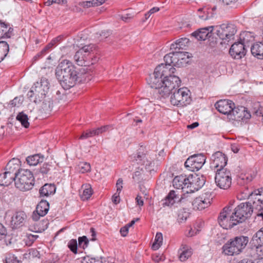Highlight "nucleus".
<instances>
[{
	"label": "nucleus",
	"instance_id": "nucleus-23",
	"mask_svg": "<svg viewBox=\"0 0 263 263\" xmlns=\"http://www.w3.org/2000/svg\"><path fill=\"white\" fill-rule=\"evenodd\" d=\"M212 197L211 195L205 194V195L196 198L192 202L193 209L197 210H202L210 205Z\"/></svg>",
	"mask_w": 263,
	"mask_h": 263
},
{
	"label": "nucleus",
	"instance_id": "nucleus-4",
	"mask_svg": "<svg viewBox=\"0 0 263 263\" xmlns=\"http://www.w3.org/2000/svg\"><path fill=\"white\" fill-rule=\"evenodd\" d=\"M49 88V83L45 78H42L40 82L35 83L27 93V97L31 99L34 97V102H41L46 96Z\"/></svg>",
	"mask_w": 263,
	"mask_h": 263
},
{
	"label": "nucleus",
	"instance_id": "nucleus-62",
	"mask_svg": "<svg viewBox=\"0 0 263 263\" xmlns=\"http://www.w3.org/2000/svg\"><path fill=\"white\" fill-rule=\"evenodd\" d=\"M199 230H195V229L193 230L192 228H191L189 230L188 233L186 234V236L188 237H192V236L196 235L197 234V233L199 232Z\"/></svg>",
	"mask_w": 263,
	"mask_h": 263
},
{
	"label": "nucleus",
	"instance_id": "nucleus-45",
	"mask_svg": "<svg viewBox=\"0 0 263 263\" xmlns=\"http://www.w3.org/2000/svg\"><path fill=\"white\" fill-rule=\"evenodd\" d=\"M82 263H103L102 259L99 257H91L89 256L84 257L82 261Z\"/></svg>",
	"mask_w": 263,
	"mask_h": 263
},
{
	"label": "nucleus",
	"instance_id": "nucleus-61",
	"mask_svg": "<svg viewBox=\"0 0 263 263\" xmlns=\"http://www.w3.org/2000/svg\"><path fill=\"white\" fill-rule=\"evenodd\" d=\"M179 59V61L176 62V67H182V66H183L184 65H185L186 64V63L187 62L186 61V59H182V58H180V59Z\"/></svg>",
	"mask_w": 263,
	"mask_h": 263
},
{
	"label": "nucleus",
	"instance_id": "nucleus-29",
	"mask_svg": "<svg viewBox=\"0 0 263 263\" xmlns=\"http://www.w3.org/2000/svg\"><path fill=\"white\" fill-rule=\"evenodd\" d=\"M56 191V187L54 184L45 183L39 190L40 197H48L53 195Z\"/></svg>",
	"mask_w": 263,
	"mask_h": 263
},
{
	"label": "nucleus",
	"instance_id": "nucleus-22",
	"mask_svg": "<svg viewBox=\"0 0 263 263\" xmlns=\"http://www.w3.org/2000/svg\"><path fill=\"white\" fill-rule=\"evenodd\" d=\"M49 209V203L45 200H41L37 204L35 210L33 212L32 218L34 221H37L41 217L45 216Z\"/></svg>",
	"mask_w": 263,
	"mask_h": 263
},
{
	"label": "nucleus",
	"instance_id": "nucleus-25",
	"mask_svg": "<svg viewBox=\"0 0 263 263\" xmlns=\"http://www.w3.org/2000/svg\"><path fill=\"white\" fill-rule=\"evenodd\" d=\"M171 66H168L166 65V63L165 64H161L157 66L155 69V74L160 76V77L163 79H165L170 76L174 75L173 74L175 73L176 71V69Z\"/></svg>",
	"mask_w": 263,
	"mask_h": 263
},
{
	"label": "nucleus",
	"instance_id": "nucleus-7",
	"mask_svg": "<svg viewBox=\"0 0 263 263\" xmlns=\"http://www.w3.org/2000/svg\"><path fill=\"white\" fill-rule=\"evenodd\" d=\"M181 82L178 76L172 75L167 77L163 79L162 85L158 90V93L162 97H167L171 93L180 87Z\"/></svg>",
	"mask_w": 263,
	"mask_h": 263
},
{
	"label": "nucleus",
	"instance_id": "nucleus-16",
	"mask_svg": "<svg viewBox=\"0 0 263 263\" xmlns=\"http://www.w3.org/2000/svg\"><path fill=\"white\" fill-rule=\"evenodd\" d=\"M227 162L228 158L226 155L218 151L212 155L210 167L215 172L219 170H225L224 167L227 165Z\"/></svg>",
	"mask_w": 263,
	"mask_h": 263
},
{
	"label": "nucleus",
	"instance_id": "nucleus-17",
	"mask_svg": "<svg viewBox=\"0 0 263 263\" xmlns=\"http://www.w3.org/2000/svg\"><path fill=\"white\" fill-rule=\"evenodd\" d=\"M251 117V114L244 106L233 107L231 113L229 114V119L231 121H245Z\"/></svg>",
	"mask_w": 263,
	"mask_h": 263
},
{
	"label": "nucleus",
	"instance_id": "nucleus-6",
	"mask_svg": "<svg viewBox=\"0 0 263 263\" xmlns=\"http://www.w3.org/2000/svg\"><path fill=\"white\" fill-rule=\"evenodd\" d=\"M170 101L172 105L178 107H183L189 104L191 102L190 91L186 87L178 88L173 91Z\"/></svg>",
	"mask_w": 263,
	"mask_h": 263
},
{
	"label": "nucleus",
	"instance_id": "nucleus-49",
	"mask_svg": "<svg viewBox=\"0 0 263 263\" xmlns=\"http://www.w3.org/2000/svg\"><path fill=\"white\" fill-rule=\"evenodd\" d=\"M79 167L80 171L82 173H85L86 172H89L91 169L90 164L87 162H80L79 165Z\"/></svg>",
	"mask_w": 263,
	"mask_h": 263
},
{
	"label": "nucleus",
	"instance_id": "nucleus-15",
	"mask_svg": "<svg viewBox=\"0 0 263 263\" xmlns=\"http://www.w3.org/2000/svg\"><path fill=\"white\" fill-rule=\"evenodd\" d=\"M206 157L203 153L194 154L190 156L184 163L185 167L189 171H199L205 162Z\"/></svg>",
	"mask_w": 263,
	"mask_h": 263
},
{
	"label": "nucleus",
	"instance_id": "nucleus-58",
	"mask_svg": "<svg viewBox=\"0 0 263 263\" xmlns=\"http://www.w3.org/2000/svg\"><path fill=\"white\" fill-rule=\"evenodd\" d=\"M38 237L37 235H34L32 234H28L27 239L28 242H27V245L30 246Z\"/></svg>",
	"mask_w": 263,
	"mask_h": 263
},
{
	"label": "nucleus",
	"instance_id": "nucleus-38",
	"mask_svg": "<svg viewBox=\"0 0 263 263\" xmlns=\"http://www.w3.org/2000/svg\"><path fill=\"white\" fill-rule=\"evenodd\" d=\"M54 167V166L52 162H45L39 169V172L44 176L48 174Z\"/></svg>",
	"mask_w": 263,
	"mask_h": 263
},
{
	"label": "nucleus",
	"instance_id": "nucleus-30",
	"mask_svg": "<svg viewBox=\"0 0 263 263\" xmlns=\"http://www.w3.org/2000/svg\"><path fill=\"white\" fill-rule=\"evenodd\" d=\"M180 198L178 194L174 190H171L168 193L165 199L161 201L163 207L165 206H171L176 202L179 201Z\"/></svg>",
	"mask_w": 263,
	"mask_h": 263
},
{
	"label": "nucleus",
	"instance_id": "nucleus-5",
	"mask_svg": "<svg viewBox=\"0 0 263 263\" xmlns=\"http://www.w3.org/2000/svg\"><path fill=\"white\" fill-rule=\"evenodd\" d=\"M220 226L224 229H231L238 224L237 219L235 217L232 205L225 206L219 213L217 219Z\"/></svg>",
	"mask_w": 263,
	"mask_h": 263
},
{
	"label": "nucleus",
	"instance_id": "nucleus-41",
	"mask_svg": "<svg viewBox=\"0 0 263 263\" xmlns=\"http://www.w3.org/2000/svg\"><path fill=\"white\" fill-rule=\"evenodd\" d=\"M252 249L255 251L256 253L261 256L263 255V244L259 243L258 241H253L251 240Z\"/></svg>",
	"mask_w": 263,
	"mask_h": 263
},
{
	"label": "nucleus",
	"instance_id": "nucleus-28",
	"mask_svg": "<svg viewBox=\"0 0 263 263\" xmlns=\"http://www.w3.org/2000/svg\"><path fill=\"white\" fill-rule=\"evenodd\" d=\"M13 35V28L9 23L0 20V39L10 38Z\"/></svg>",
	"mask_w": 263,
	"mask_h": 263
},
{
	"label": "nucleus",
	"instance_id": "nucleus-19",
	"mask_svg": "<svg viewBox=\"0 0 263 263\" xmlns=\"http://www.w3.org/2000/svg\"><path fill=\"white\" fill-rule=\"evenodd\" d=\"M205 179L203 176L195 175H189V182L187 190L184 191L186 193H193L201 189L205 183Z\"/></svg>",
	"mask_w": 263,
	"mask_h": 263
},
{
	"label": "nucleus",
	"instance_id": "nucleus-18",
	"mask_svg": "<svg viewBox=\"0 0 263 263\" xmlns=\"http://www.w3.org/2000/svg\"><path fill=\"white\" fill-rule=\"evenodd\" d=\"M248 200L254 210L257 212L263 209V187L255 190L250 194Z\"/></svg>",
	"mask_w": 263,
	"mask_h": 263
},
{
	"label": "nucleus",
	"instance_id": "nucleus-34",
	"mask_svg": "<svg viewBox=\"0 0 263 263\" xmlns=\"http://www.w3.org/2000/svg\"><path fill=\"white\" fill-rule=\"evenodd\" d=\"M172 52L166 54L164 57V61L166 65L172 66H176V62L179 61L177 50H172Z\"/></svg>",
	"mask_w": 263,
	"mask_h": 263
},
{
	"label": "nucleus",
	"instance_id": "nucleus-2",
	"mask_svg": "<svg viewBox=\"0 0 263 263\" xmlns=\"http://www.w3.org/2000/svg\"><path fill=\"white\" fill-rule=\"evenodd\" d=\"M34 184L33 173L28 170L16 168L15 187L22 191L31 190Z\"/></svg>",
	"mask_w": 263,
	"mask_h": 263
},
{
	"label": "nucleus",
	"instance_id": "nucleus-9",
	"mask_svg": "<svg viewBox=\"0 0 263 263\" xmlns=\"http://www.w3.org/2000/svg\"><path fill=\"white\" fill-rule=\"evenodd\" d=\"M250 35L248 32H243L240 34V41L234 43L231 46L229 53L233 58L240 59L246 55L247 50L245 48V43L248 42L246 37Z\"/></svg>",
	"mask_w": 263,
	"mask_h": 263
},
{
	"label": "nucleus",
	"instance_id": "nucleus-14",
	"mask_svg": "<svg viewBox=\"0 0 263 263\" xmlns=\"http://www.w3.org/2000/svg\"><path fill=\"white\" fill-rule=\"evenodd\" d=\"M254 208L252 204L247 202L241 203L235 208L233 212L235 217L237 219L238 223L245 221L252 215Z\"/></svg>",
	"mask_w": 263,
	"mask_h": 263
},
{
	"label": "nucleus",
	"instance_id": "nucleus-44",
	"mask_svg": "<svg viewBox=\"0 0 263 263\" xmlns=\"http://www.w3.org/2000/svg\"><path fill=\"white\" fill-rule=\"evenodd\" d=\"M92 193L93 192L90 185H88V186H87V187L84 190L83 192V193L81 195L82 199L83 200H88L92 195Z\"/></svg>",
	"mask_w": 263,
	"mask_h": 263
},
{
	"label": "nucleus",
	"instance_id": "nucleus-24",
	"mask_svg": "<svg viewBox=\"0 0 263 263\" xmlns=\"http://www.w3.org/2000/svg\"><path fill=\"white\" fill-rule=\"evenodd\" d=\"M215 106L219 112L227 115L229 119V114L231 113L234 103L231 100H220L215 103Z\"/></svg>",
	"mask_w": 263,
	"mask_h": 263
},
{
	"label": "nucleus",
	"instance_id": "nucleus-59",
	"mask_svg": "<svg viewBox=\"0 0 263 263\" xmlns=\"http://www.w3.org/2000/svg\"><path fill=\"white\" fill-rule=\"evenodd\" d=\"M141 172L139 171H136L133 176V178L137 182H139L141 179Z\"/></svg>",
	"mask_w": 263,
	"mask_h": 263
},
{
	"label": "nucleus",
	"instance_id": "nucleus-52",
	"mask_svg": "<svg viewBox=\"0 0 263 263\" xmlns=\"http://www.w3.org/2000/svg\"><path fill=\"white\" fill-rule=\"evenodd\" d=\"M7 236V231L6 228L0 223V240H5Z\"/></svg>",
	"mask_w": 263,
	"mask_h": 263
},
{
	"label": "nucleus",
	"instance_id": "nucleus-37",
	"mask_svg": "<svg viewBox=\"0 0 263 263\" xmlns=\"http://www.w3.org/2000/svg\"><path fill=\"white\" fill-rule=\"evenodd\" d=\"M9 51V46L7 42L0 41V62L7 55Z\"/></svg>",
	"mask_w": 263,
	"mask_h": 263
},
{
	"label": "nucleus",
	"instance_id": "nucleus-1",
	"mask_svg": "<svg viewBox=\"0 0 263 263\" xmlns=\"http://www.w3.org/2000/svg\"><path fill=\"white\" fill-rule=\"evenodd\" d=\"M249 242L247 236H239L230 239L222 247V253L227 255L239 254Z\"/></svg>",
	"mask_w": 263,
	"mask_h": 263
},
{
	"label": "nucleus",
	"instance_id": "nucleus-60",
	"mask_svg": "<svg viewBox=\"0 0 263 263\" xmlns=\"http://www.w3.org/2000/svg\"><path fill=\"white\" fill-rule=\"evenodd\" d=\"M64 36L63 35H60L58 36L57 37L53 39L51 42L53 43L54 45H56L57 44L60 43L63 39Z\"/></svg>",
	"mask_w": 263,
	"mask_h": 263
},
{
	"label": "nucleus",
	"instance_id": "nucleus-57",
	"mask_svg": "<svg viewBox=\"0 0 263 263\" xmlns=\"http://www.w3.org/2000/svg\"><path fill=\"white\" fill-rule=\"evenodd\" d=\"M123 179L122 178H119L116 183L117 192L118 194H120L122 188H123Z\"/></svg>",
	"mask_w": 263,
	"mask_h": 263
},
{
	"label": "nucleus",
	"instance_id": "nucleus-48",
	"mask_svg": "<svg viewBox=\"0 0 263 263\" xmlns=\"http://www.w3.org/2000/svg\"><path fill=\"white\" fill-rule=\"evenodd\" d=\"M68 247L74 254L77 253L78 243L76 239L70 240L68 243Z\"/></svg>",
	"mask_w": 263,
	"mask_h": 263
},
{
	"label": "nucleus",
	"instance_id": "nucleus-26",
	"mask_svg": "<svg viewBox=\"0 0 263 263\" xmlns=\"http://www.w3.org/2000/svg\"><path fill=\"white\" fill-rule=\"evenodd\" d=\"M189 182V176L180 175L176 176L173 180V185L175 188L181 189L183 192L187 190Z\"/></svg>",
	"mask_w": 263,
	"mask_h": 263
},
{
	"label": "nucleus",
	"instance_id": "nucleus-3",
	"mask_svg": "<svg viewBox=\"0 0 263 263\" xmlns=\"http://www.w3.org/2000/svg\"><path fill=\"white\" fill-rule=\"evenodd\" d=\"M88 76L86 68H81L79 69V71L76 69L74 72L68 74L67 78L62 80L60 84L64 89H69L74 86L77 83H85L89 81L90 79Z\"/></svg>",
	"mask_w": 263,
	"mask_h": 263
},
{
	"label": "nucleus",
	"instance_id": "nucleus-46",
	"mask_svg": "<svg viewBox=\"0 0 263 263\" xmlns=\"http://www.w3.org/2000/svg\"><path fill=\"white\" fill-rule=\"evenodd\" d=\"M253 241H258L263 244V227L254 234L252 238Z\"/></svg>",
	"mask_w": 263,
	"mask_h": 263
},
{
	"label": "nucleus",
	"instance_id": "nucleus-39",
	"mask_svg": "<svg viewBox=\"0 0 263 263\" xmlns=\"http://www.w3.org/2000/svg\"><path fill=\"white\" fill-rule=\"evenodd\" d=\"M16 119L21 122L22 125L24 127L28 128L29 126L28 116L23 112H19L17 115Z\"/></svg>",
	"mask_w": 263,
	"mask_h": 263
},
{
	"label": "nucleus",
	"instance_id": "nucleus-35",
	"mask_svg": "<svg viewBox=\"0 0 263 263\" xmlns=\"http://www.w3.org/2000/svg\"><path fill=\"white\" fill-rule=\"evenodd\" d=\"M43 155L37 154L29 156L26 158V161L29 165L35 166L37 164L42 162L44 160Z\"/></svg>",
	"mask_w": 263,
	"mask_h": 263
},
{
	"label": "nucleus",
	"instance_id": "nucleus-43",
	"mask_svg": "<svg viewBox=\"0 0 263 263\" xmlns=\"http://www.w3.org/2000/svg\"><path fill=\"white\" fill-rule=\"evenodd\" d=\"M189 213L184 209H181L178 212L177 220L179 223H183L186 221L189 216Z\"/></svg>",
	"mask_w": 263,
	"mask_h": 263
},
{
	"label": "nucleus",
	"instance_id": "nucleus-8",
	"mask_svg": "<svg viewBox=\"0 0 263 263\" xmlns=\"http://www.w3.org/2000/svg\"><path fill=\"white\" fill-rule=\"evenodd\" d=\"M96 46L93 44L85 45L77 51L73 57L75 62L79 66H87L89 65L88 61L92 59L91 54H94Z\"/></svg>",
	"mask_w": 263,
	"mask_h": 263
},
{
	"label": "nucleus",
	"instance_id": "nucleus-33",
	"mask_svg": "<svg viewBox=\"0 0 263 263\" xmlns=\"http://www.w3.org/2000/svg\"><path fill=\"white\" fill-rule=\"evenodd\" d=\"M189 39L186 37L181 38L172 43L171 45L170 49L174 50H186L188 46Z\"/></svg>",
	"mask_w": 263,
	"mask_h": 263
},
{
	"label": "nucleus",
	"instance_id": "nucleus-42",
	"mask_svg": "<svg viewBox=\"0 0 263 263\" xmlns=\"http://www.w3.org/2000/svg\"><path fill=\"white\" fill-rule=\"evenodd\" d=\"M181 252L180 254L179 258L181 261H185L192 254L191 249L185 248L183 247L182 250L181 249Z\"/></svg>",
	"mask_w": 263,
	"mask_h": 263
},
{
	"label": "nucleus",
	"instance_id": "nucleus-55",
	"mask_svg": "<svg viewBox=\"0 0 263 263\" xmlns=\"http://www.w3.org/2000/svg\"><path fill=\"white\" fill-rule=\"evenodd\" d=\"M79 5L83 7L84 8H88L90 7H96L94 5L93 0L89 1L79 2Z\"/></svg>",
	"mask_w": 263,
	"mask_h": 263
},
{
	"label": "nucleus",
	"instance_id": "nucleus-32",
	"mask_svg": "<svg viewBox=\"0 0 263 263\" xmlns=\"http://www.w3.org/2000/svg\"><path fill=\"white\" fill-rule=\"evenodd\" d=\"M252 54L258 59H263V41L256 42L251 48Z\"/></svg>",
	"mask_w": 263,
	"mask_h": 263
},
{
	"label": "nucleus",
	"instance_id": "nucleus-56",
	"mask_svg": "<svg viewBox=\"0 0 263 263\" xmlns=\"http://www.w3.org/2000/svg\"><path fill=\"white\" fill-rule=\"evenodd\" d=\"M178 55V59H188L189 58V53L187 52H184L180 50H177Z\"/></svg>",
	"mask_w": 263,
	"mask_h": 263
},
{
	"label": "nucleus",
	"instance_id": "nucleus-63",
	"mask_svg": "<svg viewBox=\"0 0 263 263\" xmlns=\"http://www.w3.org/2000/svg\"><path fill=\"white\" fill-rule=\"evenodd\" d=\"M112 201L115 204H118L120 202L119 194L116 192L112 197Z\"/></svg>",
	"mask_w": 263,
	"mask_h": 263
},
{
	"label": "nucleus",
	"instance_id": "nucleus-20",
	"mask_svg": "<svg viewBox=\"0 0 263 263\" xmlns=\"http://www.w3.org/2000/svg\"><path fill=\"white\" fill-rule=\"evenodd\" d=\"M214 28V26H210L199 28L193 32L191 35L198 41H205L206 39H210L212 37L214 34L213 31Z\"/></svg>",
	"mask_w": 263,
	"mask_h": 263
},
{
	"label": "nucleus",
	"instance_id": "nucleus-40",
	"mask_svg": "<svg viewBox=\"0 0 263 263\" xmlns=\"http://www.w3.org/2000/svg\"><path fill=\"white\" fill-rule=\"evenodd\" d=\"M163 237L160 232H157L155 236V241L152 246V249L154 250H158L162 243Z\"/></svg>",
	"mask_w": 263,
	"mask_h": 263
},
{
	"label": "nucleus",
	"instance_id": "nucleus-36",
	"mask_svg": "<svg viewBox=\"0 0 263 263\" xmlns=\"http://www.w3.org/2000/svg\"><path fill=\"white\" fill-rule=\"evenodd\" d=\"M216 7L215 6L212 8H204L203 12L205 15H201V14H199V17L202 20H207L214 17L216 13Z\"/></svg>",
	"mask_w": 263,
	"mask_h": 263
},
{
	"label": "nucleus",
	"instance_id": "nucleus-21",
	"mask_svg": "<svg viewBox=\"0 0 263 263\" xmlns=\"http://www.w3.org/2000/svg\"><path fill=\"white\" fill-rule=\"evenodd\" d=\"M26 218L27 215L24 211H15L11 216L10 224L13 229H18L24 226Z\"/></svg>",
	"mask_w": 263,
	"mask_h": 263
},
{
	"label": "nucleus",
	"instance_id": "nucleus-10",
	"mask_svg": "<svg viewBox=\"0 0 263 263\" xmlns=\"http://www.w3.org/2000/svg\"><path fill=\"white\" fill-rule=\"evenodd\" d=\"M216 29V34L219 37L229 42L234 38L237 32L236 26L232 23H224L219 26H215Z\"/></svg>",
	"mask_w": 263,
	"mask_h": 263
},
{
	"label": "nucleus",
	"instance_id": "nucleus-53",
	"mask_svg": "<svg viewBox=\"0 0 263 263\" xmlns=\"http://www.w3.org/2000/svg\"><path fill=\"white\" fill-rule=\"evenodd\" d=\"M23 100L21 98L15 97L13 100L10 102V105L11 107H18L22 104Z\"/></svg>",
	"mask_w": 263,
	"mask_h": 263
},
{
	"label": "nucleus",
	"instance_id": "nucleus-50",
	"mask_svg": "<svg viewBox=\"0 0 263 263\" xmlns=\"http://www.w3.org/2000/svg\"><path fill=\"white\" fill-rule=\"evenodd\" d=\"M79 247L84 249L88 245V240L86 236H83L78 238Z\"/></svg>",
	"mask_w": 263,
	"mask_h": 263
},
{
	"label": "nucleus",
	"instance_id": "nucleus-13",
	"mask_svg": "<svg viewBox=\"0 0 263 263\" xmlns=\"http://www.w3.org/2000/svg\"><path fill=\"white\" fill-rule=\"evenodd\" d=\"M18 167L17 164L15 165L10 161L6 166V171L0 175V185L8 186L15 180L16 168Z\"/></svg>",
	"mask_w": 263,
	"mask_h": 263
},
{
	"label": "nucleus",
	"instance_id": "nucleus-27",
	"mask_svg": "<svg viewBox=\"0 0 263 263\" xmlns=\"http://www.w3.org/2000/svg\"><path fill=\"white\" fill-rule=\"evenodd\" d=\"M147 151L144 147L141 146L137 150L136 155L134 156V160L136 161L138 164L140 165H150L151 162L146 157Z\"/></svg>",
	"mask_w": 263,
	"mask_h": 263
},
{
	"label": "nucleus",
	"instance_id": "nucleus-12",
	"mask_svg": "<svg viewBox=\"0 0 263 263\" xmlns=\"http://www.w3.org/2000/svg\"><path fill=\"white\" fill-rule=\"evenodd\" d=\"M215 182L217 186L223 190L230 187L232 184V174L230 170L225 169L215 172Z\"/></svg>",
	"mask_w": 263,
	"mask_h": 263
},
{
	"label": "nucleus",
	"instance_id": "nucleus-51",
	"mask_svg": "<svg viewBox=\"0 0 263 263\" xmlns=\"http://www.w3.org/2000/svg\"><path fill=\"white\" fill-rule=\"evenodd\" d=\"M109 127V125H105V126H101L100 127H98L96 129H92L93 134L94 135V136H96V135H99V134L106 132V130H107L108 129Z\"/></svg>",
	"mask_w": 263,
	"mask_h": 263
},
{
	"label": "nucleus",
	"instance_id": "nucleus-31",
	"mask_svg": "<svg viewBox=\"0 0 263 263\" xmlns=\"http://www.w3.org/2000/svg\"><path fill=\"white\" fill-rule=\"evenodd\" d=\"M147 81L151 87L158 89L159 90L162 85L163 79L160 76L155 74V70H154L153 75L149 76L147 79Z\"/></svg>",
	"mask_w": 263,
	"mask_h": 263
},
{
	"label": "nucleus",
	"instance_id": "nucleus-64",
	"mask_svg": "<svg viewBox=\"0 0 263 263\" xmlns=\"http://www.w3.org/2000/svg\"><path fill=\"white\" fill-rule=\"evenodd\" d=\"M128 229H129L127 228L125 226L121 228L120 231L121 235L123 237L127 236L128 232Z\"/></svg>",
	"mask_w": 263,
	"mask_h": 263
},
{
	"label": "nucleus",
	"instance_id": "nucleus-54",
	"mask_svg": "<svg viewBox=\"0 0 263 263\" xmlns=\"http://www.w3.org/2000/svg\"><path fill=\"white\" fill-rule=\"evenodd\" d=\"M93 136H94V135L93 134L92 129H91L90 130H87L86 132H84L82 133V134L81 135V136L80 137L79 139L83 140V139H87L89 137H92Z\"/></svg>",
	"mask_w": 263,
	"mask_h": 263
},
{
	"label": "nucleus",
	"instance_id": "nucleus-11",
	"mask_svg": "<svg viewBox=\"0 0 263 263\" xmlns=\"http://www.w3.org/2000/svg\"><path fill=\"white\" fill-rule=\"evenodd\" d=\"M76 67L72 63L67 60H64L61 61L55 69V76L60 83L65 78H67L68 74H72Z\"/></svg>",
	"mask_w": 263,
	"mask_h": 263
},
{
	"label": "nucleus",
	"instance_id": "nucleus-47",
	"mask_svg": "<svg viewBox=\"0 0 263 263\" xmlns=\"http://www.w3.org/2000/svg\"><path fill=\"white\" fill-rule=\"evenodd\" d=\"M4 263H20V260L17 259L14 255L8 254H7L5 260H4Z\"/></svg>",
	"mask_w": 263,
	"mask_h": 263
}]
</instances>
